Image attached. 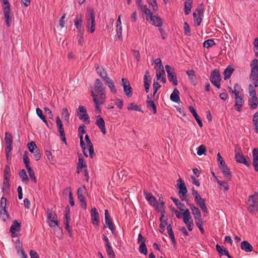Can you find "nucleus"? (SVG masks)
I'll list each match as a JSON object with an SVG mask.
<instances>
[{"label": "nucleus", "instance_id": "40", "mask_svg": "<svg viewBox=\"0 0 258 258\" xmlns=\"http://www.w3.org/2000/svg\"><path fill=\"white\" fill-rule=\"evenodd\" d=\"M167 230L168 231V233L169 235L170 238L171 239L172 242L174 246L175 245V239L174 233L172 230V227L170 225H169L167 226Z\"/></svg>", "mask_w": 258, "mask_h": 258}, {"label": "nucleus", "instance_id": "44", "mask_svg": "<svg viewBox=\"0 0 258 258\" xmlns=\"http://www.w3.org/2000/svg\"><path fill=\"white\" fill-rule=\"evenodd\" d=\"M84 190L81 187H79L77 190L78 198L80 202H84L85 200V198L84 196Z\"/></svg>", "mask_w": 258, "mask_h": 258}, {"label": "nucleus", "instance_id": "42", "mask_svg": "<svg viewBox=\"0 0 258 258\" xmlns=\"http://www.w3.org/2000/svg\"><path fill=\"white\" fill-rule=\"evenodd\" d=\"M86 167V162H84V160L82 158H80L78 161V166L77 167L78 173H80L81 172L82 168L83 167Z\"/></svg>", "mask_w": 258, "mask_h": 258}, {"label": "nucleus", "instance_id": "21", "mask_svg": "<svg viewBox=\"0 0 258 258\" xmlns=\"http://www.w3.org/2000/svg\"><path fill=\"white\" fill-rule=\"evenodd\" d=\"M105 222L108 228L113 233V231L114 230V224L110 218L109 214L107 210H105Z\"/></svg>", "mask_w": 258, "mask_h": 258}, {"label": "nucleus", "instance_id": "41", "mask_svg": "<svg viewBox=\"0 0 258 258\" xmlns=\"http://www.w3.org/2000/svg\"><path fill=\"white\" fill-rule=\"evenodd\" d=\"M233 71L234 69L231 67H228L226 69L224 72V79L226 80L229 78L233 72Z\"/></svg>", "mask_w": 258, "mask_h": 258}, {"label": "nucleus", "instance_id": "37", "mask_svg": "<svg viewBox=\"0 0 258 258\" xmlns=\"http://www.w3.org/2000/svg\"><path fill=\"white\" fill-rule=\"evenodd\" d=\"M56 125L57 126L58 131L60 133V135L63 136V134L64 133V128L62 126V124L61 123V121L58 116H57V117L56 118Z\"/></svg>", "mask_w": 258, "mask_h": 258}, {"label": "nucleus", "instance_id": "18", "mask_svg": "<svg viewBox=\"0 0 258 258\" xmlns=\"http://www.w3.org/2000/svg\"><path fill=\"white\" fill-rule=\"evenodd\" d=\"M121 81L124 93L127 96L131 97L132 96V89L130 86L129 82L124 78L122 79Z\"/></svg>", "mask_w": 258, "mask_h": 258}, {"label": "nucleus", "instance_id": "8", "mask_svg": "<svg viewBox=\"0 0 258 258\" xmlns=\"http://www.w3.org/2000/svg\"><path fill=\"white\" fill-rule=\"evenodd\" d=\"M178 188L179 189V198L181 201L186 200V196L187 192V188L184 182L181 178L177 180Z\"/></svg>", "mask_w": 258, "mask_h": 258}, {"label": "nucleus", "instance_id": "62", "mask_svg": "<svg viewBox=\"0 0 258 258\" xmlns=\"http://www.w3.org/2000/svg\"><path fill=\"white\" fill-rule=\"evenodd\" d=\"M139 251L145 255L147 254L148 251L146 244L140 245L139 246Z\"/></svg>", "mask_w": 258, "mask_h": 258}, {"label": "nucleus", "instance_id": "1", "mask_svg": "<svg viewBox=\"0 0 258 258\" xmlns=\"http://www.w3.org/2000/svg\"><path fill=\"white\" fill-rule=\"evenodd\" d=\"M141 2L138 1L137 5L140 9L146 15L147 21L156 27H161L162 25L161 19L159 17L153 16L147 6L142 4Z\"/></svg>", "mask_w": 258, "mask_h": 258}, {"label": "nucleus", "instance_id": "36", "mask_svg": "<svg viewBox=\"0 0 258 258\" xmlns=\"http://www.w3.org/2000/svg\"><path fill=\"white\" fill-rule=\"evenodd\" d=\"M36 113L37 116L43 121L44 123L46 125V126L48 127V124L47 120L45 119V116L43 114L42 111L39 108H37L36 109Z\"/></svg>", "mask_w": 258, "mask_h": 258}, {"label": "nucleus", "instance_id": "31", "mask_svg": "<svg viewBox=\"0 0 258 258\" xmlns=\"http://www.w3.org/2000/svg\"><path fill=\"white\" fill-rule=\"evenodd\" d=\"M221 172L223 173L224 177L230 180L231 177V173L229 171L226 165L219 167Z\"/></svg>", "mask_w": 258, "mask_h": 258}, {"label": "nucleus", "instance_id": "56", "mask_svg": "<svg viewBox=\"0 0 258 258\" xmlns=\"http://www.w3.org/2000/svg\"><path fill=\"white\" fill-rule=\"evenodd\" d=\"M23 162L25 164L26 169L31 168L29 165V159L26 154H24L23 156Z\"/></svg>", "mask_w": 258, "mask_h": 258}, {"label": "nucleus", "instance_id": "43", "mask_svg": "<svg viewBox=\"0 0 258 258\" xmlns=\"http://www.w3.org/2000/svg\"><path fill=\"white\" fill-rule=\"evenodd\" d=\"M191 9V1H186L184 5V13L186 15H188Z\"/></svg>", "mask_w": 258, "mask_h": 258}, {"label": "nucleus", "instance_id": "48", "mask_svg": "<svg viewBox=\"0 0 258 258\" xmlns=\"http://www.w3.org/2000/svg\"><path fill=\"white\" fill-rule=\"evenodd\" d=\"M127 109L129 110H136L140 112H142L141 109L136 104L134 103H131L128 105Z\"/></svg>", "mask_w": 258, "mask_h": 258}, {"label": "nucleus", "instance_id": "58", "mask_svg": "<svg viewBox=\"0 0 258 258\" xmlns=\"http://www.w3.org/2000/svg\"><path fill=\"white\" fill-rule=\"evenodd\" d=\"M5 140L6 145L10 146L12 145V137L10 134H8L7 133H6Z\"/></svg>", "mask_w": 258, "mask_h": 258}, {"label": "nucleus", "instance_id": "30", "mask_svg": "<svg viewBox=\"0 0 258 258\" xmlns=\"http://www.w3.org/2000/svg\"><path fill=\"white\" fill-rule=\"evenodd\" d=\"M145 198L149 202V204L155 207L157 204V201L155 197H154L152 194H148L145 192Z\"/></svg>", "mask_w": 258, "mask_h": 258}, {"label": "nucleus", "instance_id": "4", "mask_svg": "<svg viewBox=\"0 0 258 258\" xmlns=\"http://www.w3.org/2000/svg\"><path fill=\"white\" fill-rule=\"evenodd\" d=\"M91 96L93 101L95 104V108L100 111V105L102 104L105 100L106 94L105 93H95L93 91H91Z\"/></svg>", "mask_w": 258, "mask_h": 258}, {"label": "nucleus", "instance_id": "13", "mask_svg": "<svg viewBox=\"0 0 258 258\" xmlns=\"http://www.w3.org/2000/svg\"><path fill=\"white\" fill-rule=\"evenodd\" d=\"M235 159L238 163L243 164L247 167H249L250 166V163L243 156V154L240 151L239 149L236 148L235 149Z\"/></svg>", "mask_w": 258, "mask_h": 258}, {"label": "nucleus", "instance_id": "59", "mask_svg": "<svg viewBox=\"0 0 258 258\" xmlns=\"http://www.w3.org/2000/svg\"><path fill=\"white\" fill-rule=\"evenodd\" d=\"M83 21L81 18L77 17L75 20V25L76 26L77 29H80Z\"/></svg>", "mask_w": 258, "mask_h": 258}, {"label": "nucleus", "instance_id": "35", "mask_svg": "<svg viewBox=\"0 0 258 258\" xmlns=\"http://www.w3.org/2000/svg\"><path fill=\"white\" fill-rule=\"evenodd\" d=\"M171 199L172 200V201L174 202V203L175 204V205L177 206L178 209H179L181 212H183L185 211L184 210V208H185L184 205L182 203H181L178 199L174 198L173 197H171Z\"/></svg>", "mask_w": 258, "mask_h": 258}, {"label": "nucleus", "instance_id": "24", "mask_svg": "<svg viewBox=\"0 0 258 258\" xmlns=\"http://www.w3.org/2000/svg\"><path fill=\"white\" fill-rule=\"evenodd\" d=\"M156 76L157 80H161L163 83H165L166 82V79L165 77V73L163 69H161L160 70L157 71Z\"/></svg>", "mask_w": 258, "mask_h": 258}, {"label": "nucleus", "instance_id": "6", "mask_svg": "<svg viewBox=\"0 0 258 258\" xmlns=\"http://www.w3.org/2000/svg\"><path fill=\"white\" fill-rule=\"evenodd\" d=\"M183 221L188 230L190 231L192 230L194 227V222L189 210L186 209L182 212Z\"/></svg>", "mask_w": 258, "mask_h": 258}, {"label": "nucleus", "instance_id": "17", "mask_svg": "<svg viewBox=\"0 0 258 258\" xmlns=\"http://www.w3.org/2000/svg\"><path fill=\"white\" fill-rule=\"evenodd\" d=\"M91 221L96 227H98L99 224V214L95 208H92L91 211Z\"/></svg>", "mask_w": 258, "mask_h": 258}, {"label": "nucleus", "instance_id": "22", "mask_svg": "<svg viewBox=\"0 0 258 258\" xmlns=\"http://www.w3.org/2000/svg\"><path fill=\"white\" fill-rule=\"evenodd\" d=\"M190 209L192 212L195 220H201L202 219V215L200 210L194 205H189Z\"/></svg>", "mask_w": 258, "mask_h": 258}, {"label": "nucleus", "instance_id": "38", "mask_svg": "<svg viewBox=\"0 0 258 258\" xmlns=\"http://www.w3.org/2000/svg\"><path fill=\"white\" fill-rule=\"evenodd\" d=\"M76 39L79 45L82 46L84 43V33L81 30H79V34L77 35Z\"/></svg>", "mask_w": 258, "mask_h": 258}, {"label": "nucleus", "instance_id": "47", "mask_svg": "<svg viewBox=\"0 0 258 258\" xmlns=\"http://www.w3.org/2000/svg\"><path fill=\"white\" fill-rule=\"evenodd\" d=\"M96 71L102 79L107 75V72L103 68L99 67H97Z\"/></svg>", "mask_w": 258, "mask_h": 258}, {"label": "nucleus", "instance_id": "52", "mask_svg": "<svg viewBox=\"0 0 258 258\" xmlns=\"http://www.w3.org/2000/svg\"><path fill=\"white\" fill-rule=\"evenodd\" d=\"M19 176L22 178L23 181H28V178L24 169H22L20 171Z\"/></svg>", "mask_w": 258, "mask_h": 258}, {"label": "nucleus", "instance_id": "57", "mask_svg": "<svg viewBox=\"0 0 258 258\" xmlns=\"http://www.w3.org/2000/svg\"><path fill=\"white\" fill-rule=\"evenodd\" d=\"M184 28V32L185 35L186 36H190V30L189 25L186 23L185 22L184 23L183 26Z\"/></svg>", "mask_w": 258, "mask_h": 258}, {"label": "nucleus", "instance_id": "14", "mask_svg": "<svg viewBox=\"0 0 258 258\" xmlns=\"http://www.w3.org/2000/svg\"><path fill=\"white\" fill-rule=\"evenodd\" d=\"M7 199L5 198H2L1 200L0 206V216L1 218L4 220L6 221L9 217V215L6 210Z\"/></svg>", "mask_w": 258, "mask_h": 258}, {"label": "nucleus", "instance_id": "51", "mask_svg": "<svg viewBox=\"0 0 258 258\" xmlns=\"http://www.w3.org/2000/svg\"><path fill=\"white\" fill-rule=\"evenodd\" d=\"M206 151V147L204 145H202L200 146L197 149V154L199 156H201L203 154H205Z\"/></svg>", "mask_w": 258, "mask_h": 258}, {"label": "nucleus", "instance_id": "5", "mask_svg": "<svg viewBox=\"0 0 258 258\" xmlns=\"http://www.w3.org/2000/svg\"><path fill=\"white\" fill-rule=\"evenodd\" d=\"M2 7L4 17L6 19V25L7 27H9L12 22V16L11 13V5L9 1H3Z\"/></svg>", "mask_w": 258, "mask_h": 258}, {"label": "nucleus", "instance_id": "10", "mask_svg": "<svg viewBox=\"0 0 258 258\" xmlns=\"http://www.w3.org/2000/svg\"><path fill=\"white\" fill-rule=\"evenodd\" d=\"M78 116L80 120L85 122L87 124H89L90 119L88 114L87 113L86 109L82 105H80L77 111Z\"/></svg>", "mask_w": 258, "mask_h": 258}, {"label": "nucleus", "instance_id": "11", "mask_svg": "<svg viewBox=\"0 0 258 258\" xmlns=\"http://www.w3.org/2000/svg\"><path fill=\"white\" fill-rule=\"evenodd\" d=\"M28 147L29 151L33 154V156L36 161H38L41 157V154L39 150L37 148L35 142H31L28 144Z\"/></svg>", "mask_w": 258, "mask_h": 258}, {"label": "nucleus", "instance_id": "25", "mask_svg": "<svg viewBox=\"0 0 258 258\" xmlns=\"http://www.w3.org/2000/svg\"><path fill=\"white\" fill-rule=\"evenodd\" d=\"M244 100L243 97L235 98V106L236 110L240 111L241 109L244 104Z\"/></svg>", "mask_w": 258, "mask_h": 258}, {"label": "nucleus", "instance_id": "55", "mask_svg": "<svg viewBox=\"0 0 258 258\" xmlns=\"http://www.w3.org/2000/svg\"><path fill=\"white\" fill-rule=\"evenodd\" d=\"M248 89L250 97H257L256 91L251 84L249 85Z\"/></svg>", "mask_w": 258, "mask_h": 258}, {"label": "nucleus", "instance_id": "49", "mask_svg": "<svg viewBox=\"0 0 258 258\" xmlns=\"http://www.w3.org/2000/svg\"><path fill=\"white\" fill-rule=\"evenodd\" d=\"M215 45V43L213 39H208L205 41L203 43V46L205 48H209Z\"/></svg>", "mask_w": 258, "mask_h": 258}, {"label": "nucleus", "instance_id": "50", "mask_svg": "<svg viewBox=\"0 0 258 258\" xmlns=\"http://www.w3.org/2000/svg\"><path fill=\"white\" fill-rule=\"evenodd\" d=\"M216 247L217 251L218 252L220 255L228 254V251L225 249H223L222 247H221L218 244L216 245Z\"/></svg>", "mask_w": 258, "mask_h": 258}, {"label": "nucleus", "instance_id": "28", "mask_svg": "<svg viewBox=\"0 0 258 258\" xmlns=\"http://www.w3.org/2000/svg\"><path fill=\"white\" fill-rule=\"evenodd\" d=\"M241 248L245 252H250L252 250V246L247 241H243L241 243Z\"/></svg>", "mask_w": 258, "mask_h": 258}, {"label": "nucleus", "instance_id": "39", "mask_svg": "<svg viewBox=\"0 0 258 258\" xmlns=\"http://www.w3.org/2000/svg\"><path fill=\"white\" fill-rule=\"evenodd\" d=\"M106 251L108 257L110 258H115V253L111 245L105 246Z\"/></svg>", "mask_w": 258, "mask_h": 258}, {"label": "nucleus", "instance_id": "60", "mask_svg": "<svg viewBox=\"0 0 258 258\" xmlns=\"http://www.w3.org/2000/svg\"><path fill=\"white\" fill-rule=\"evenodd\" d=\"M9 180H4L3 185V191L8 192L9 189Z\"/></svg>", "mask_w": 258, "mask_h": 258}, {"label": "nucleus", "instance_id": "12", "mask_svg": "<svg viewBox=\"0 0 258 258\" xmlns=\"http://www.w3.org/2000/svg\"><path fill=\"white\" fill-rule=\"evenodd\" d=\"M47 215L49 226L54 227L58 225V221L56 219L57 216L51 210L47 209Z\"/></svg>", "mask_w": 258, "mask_h": 258}, {"label": "nucleus", "instance_id": "2", "mask_svg": "<svg viewBox=\"0 0 258 258\" xmlns=\"http://www.w3.org/2000/svg\"><path fill=\"white\" fill-rule=\"evenodd\" d=\"M87 29L89 33H92L95 31L96 23L95 21V14L92 9H88L86 15Z\"/></svg>", "mask_w": 258, "mask_h": 258}, {"label": "nucleus", "instance_id": "9", "mask_svg": "<svg viewBox=\"0 0 258 258\" xmlns=\"http://www.w3.org/2000/svg\"><path fill=\"white\" fill-rule=\"evenodd\" d=\"M248 204L249 210L251 212L258 211V194H255L249 197Z\"/></svg>", "mask_w": 258, "mask_h": 258}, {"label": "nucleus", "instance_id": "16", "mask_svg": "<svg viewBox=\"0 0 258 258\" xmlns=\"http://www.w3.org/2000/svg\"><path fill=\"white\" fill-rule=\"evenodd\" d=\"M203 13V9L200 7L198 8L193 14L194 23L198 26L201 24Z\"/></svg>", "mask_w": 258, "mask_h": 258}, {"label": "nucleus", "instance_id": "27", "mask_svg": "<svg viewBox=\"0 0 258 258\" xmlns=\"http://www.w3.org/2000/svg\"><path fill=\"white\" fill-rule=\"evenodd\" d=\"M189 110L190 112L192 113V115L194 116L195 119L198 122L199 126L200 127H202L203 126L202 122L201 120L200 119L199 116L198 115V114L196 112V110L194 108V107L191 106H189Z\"/></svg>", "mask_w": 258, "mask_h": 258}, {"label": "nucleus", "instance_id": "63", "mask_svg": "<svg viewBox=\"0 0 258 258\" xmlns=\"http://www.w3.org/2000/svg\"><path fill=\"white\" fill-rule=\"evenodd\" d=\"M107 86L110 89V91L112 93H113V94L117 93V90L114 85L113 81L111 82H110V83L108 84Z\"/></svg>", "mask_w": 258, "mask_h": 258}, {"label": "nucleus", "instance_id": "19", "mask_svg": "<svg viewBox=\"0 0 258 258\" xmlns=\"http://www.w3.org/2000/svg\"><path fill=\"white\" fill-rule=\"evenodd\" d=\"M20 230V223H18L17 220H15L10 228V231L11 232L12 237L17 236L16 232H19Z\"/></svg>", "mask_w": 258, "mask_h": 258}, {"label": "nucleus", "instance_id": "20", "mask_svg": "<svg viewBox=\"0 0 258 258\" xmlns=\"http://www.w3.org/2000/svg\"><path fill=\"white\" fill-rule=\"evenodd\" d=\"M94 90L96 93H105V89L101 81L97 79L95 81Z\"/></svg>", "mask_w": 258, "mask_h": 258}, {"label": "nucleus", "instance_id": "61", "mask_svg": "<svg viewBox=\"0 0 258 258\" xmlns=\"http://www.w3.org/2000/svg\"><path fill=\"white\" fill-rule=\"evenodd\" d=\"M161 87V85L157 82H154L153 83V97H155L158 89Z\"/></svg>", "mask_w": 258, "mask_h": 258}, {"label": "nucleus", "instance_id": "3", "mask_svg": "<svg viewBox=\"0 0 258 258\" xmlns=\"http://www.w3.org/2000/svg\"><path fill=\"white\" fill-rule=\"evenodd\" d=\"M250 67L251 71L249 78L254 86L256 87L258 86V62L256 59L252 60Z\"/></svg>", "mask_w": 258, "mask_h": 258}, {"label": "nucleus", "instance_id": "33", "mask_svg": "<svg viewBox=\"0 0 258 258\" xmlns=\"http://www.w3.org/2000/svg\"><path fill=\"white\" fill-rule=\"evenodd\" d=\"M179 92L176 89H174L173 92L171 93L170 95V99L174 102H178L180 100V98L179 97Z\"/></svg>", "mask_w": 258, "mask_h": 258}, {"label": "nucleus", "instance_id": "34", "mask_svg": "<svg viewBox=\"0 0 258 258\" xmlns=\"http://www.w3.org/2000/svg\"><path fill=\"white\" fill-rule=\"evenodd\" d=\"M186 74L193 85H196L197 83V80L195 72L193 70H189L186 72Z\"/></svg>", "mask_w": 258, "mask_h": 258}, {"label": "nucleus", "instance_id": "7", "mask_svg": "<svg viewBox=\"0 0 258 258\" xmlns=\"http://www.w3.org/2000/svg\"><path fill=\"white\" fill-rule=\"evenodd\" d=\"M165 68L167 73L168 80L171 82H172L174 86L177 85L178 82L174 69L168 65H166Z\"/></svg>", "mask_w": 258, "mask_h": 258}, {"label": "nucleus", "instance_id": "54", "mask_svg": "<svg viewBox=\"0 0 258 258\" xmlns=\"http://www.w3.org/2000/svg\"><path fill=\"white\" fill-rule=\"evenodd\" d=\"M253 123L255 126L256 133H258V111L253 115Z\"/></svg>", "mask_w": 258, "mask_h": 258}, {"label": "nucleus", "instance_id": "29", "mask_svg": "<svg viewBox=\"0 0 258 258\" xmlns=\"http://www.w3.org/2000/svg\"><path fill=\"white\" fill-rule=\"evenodd\" d=\"M147 106L148 108H152L153 111V113L154 114L156 113L157 110L156 105L153 101H152L151 99V97L149 95L147 96V100L146 101Z\"/></svg>", "mask_w": 258, "mask_h": 258}, {"label": "nucleus", "instance_id": "15", "mask_svg": "<svg viewBox=\"0 0 258 258\" xmlns=\"http://www.w3.org/2000/svg\"><path fill=\"white\" fill-rule=\"evenodd\" d=\"M220 76L219 72L217 70L213 71L210 77V81L211 82L212 84L218 88H219L220 87Z\"/></svg>", "mask_w": 258, "mask_h": 258}, {"label": "nucleus", "instance_id": "45", "mask_svg": "<svg viewBox=\"0 0 258 258\" xmlns=\"http://www.w3.org/2000/svg\"><path fill=\"white\" fill-rule=\"evenodd\" d=\"M61 116L62 118L66 120L69 121V117H70V113L68 111V110L67 108H63L62 109V112H61Z\"/></svg>", "mask_w": 258, "mask_h": 258}, {"label": "nucleus", "instance_id": "64", "mask_svg": "<svg viewBox=\"0 0 258 258\" xmlns=\"http://www.w3.org/2000/svg\"><path fill=\"white\" fill-rule=\"evenodd\" d=\"M254 51L256 56L258 57V38L255 39L254 41Z\"/></svg>", "mask_w": 258, "mask_h": 258}, {"label": "nucleus", "instance_id": "26", "mask_svg": "<svg viewBox=\"0 0 258 258\" xmlns=\"http://www.w3.org/2000/svg\"><path fill=\"white\" fill-rule=\"evenodd\" d=\"M96 124L99 128L101 132L105 135L106 134V130L104 119L102 117L97 119L96 121Z\"/></svg>", "mask_w": 258, "mask_h": 258}, {"label": "nucleus", "instance_id": "32", "mask_svg": "<svg viewBox=\"0 0 258 258\" xmlns=\"http://www.w3.org/2000/svg\"><path fill=\"white\" fill-rule=\"evenodd\" d=\"M248 105L252 109L256 108L258 105V99L257 97H249Z\"/></svg>", "mask_w": 258, "mask_h": 258}, {"label": "nucleus", "instance_id": "53", "mask_svg": "<svg viewBox=\"0 0 258 258\" xmlns=\"http://www.w3.org/2000/svg\"><path fill=\"white\" fill-rule=\"evenodd\" d=\"M28 173L29 174L30 178L34 182H36V178L35 176V174L33 170L31 168L27 169Z\"/></svg>", "mask_w": 258, "mask_h": 258}, {"label": "nucleus", "instance_id": "46", "mask_svg": "<svg viewBox=\"0 0 258 258\" xmlns=\"http://www.w3.org/2000/svg\"><path fill=\"white\" fill-rule=\"evenodd\" d=\"M69 192V200H70V204H71V205L72 206H73L74 205H75V203H74V200H73V195H72V191L71 190V188H69V187H68V188H66L64 190V192Z\"/></svg>", "mask_w": 258, "mask_h": 258}, {"label": "nucleus", "instance_id": "23", "mask_svg": "<svg viewBox=\"0 0 258 258\" xmlns=\"http://www.w3.org/2000/svg\"><path fill=\"white\" fill-rule=\"evenodd\" d=\"M253 166L256 171H258V149L255 148L252 151Z\"/></svg>", "mask_w": 258, "mask_h": 258}]
</instances>
